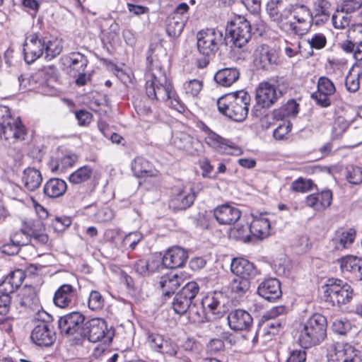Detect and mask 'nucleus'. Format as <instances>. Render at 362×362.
I'll return each mask as SVG.
<instances>
[{"mask_svg": "<svg viewBox=\"0 0 362 362\" xmlns=\"http://www.w3.org/2000/svg\"><path fill=\"white\" fill-rule=\"evenodd\" d=\"M230 269L236 277H245L247 279L257 274L254 264L244 258H234L230 264Z\"/></svg>", "mask_w": 362, "mask_h": 362, "instance_id": "30", "label": "nucleus"}, {"mask_svg": "<svg viewBox=\"0 0 362 362\" xmlns=\"http://www.w3.org/2000/svg\"><path fill=\"white\" fill-rule=\"evenodd\" d=\"M62 40L58 38H52L48 40L45 39L44 52L45 58L47 60L55 58L62 52Z\"/></svg>", "mask_w": 362, "mask_h": 362, "instance_id": "43", "label": "nucleus"}, {"mask_svg": "<svg viewBox=\"0 0 362 362\" xmlns=\"http://www.w3.org/2000/svg\"><path fill=\"white\" fill-rule=\"evenodd\" d=\"M299 111V105L294 100H289L286 104L275 109L272 115L276 120H283L288 117H295Z\"/></svg>", "mask_w": 362, "mask_h": 362, "instance_id": "37", "label": "nucleus"}, {"mask_svg": "<svg viewBox=\"0 0 362 362\" xmlns=\"http://www.w3.org/2000/svg\"><path fill=\"white\" fill-rule=\"evenodd\" d=\"M286 308L285 306H276L267 311L263 315L262 319H286Z\"/></svg>", "mask_w": 362, "mask_h": 362, "instance_id": "59", "label": "nucleus"}, {"mask_svg": "<svg viewBox=\"0 0 362 362\" xmlns=\"http://www.w3.org/2000/svg\"><path fill=\"white\" fill-rule=\"evenodd\" d=\"M292 124L290 122H284L279 124L273 132V136L276 140H284L286 138L288 134L291 132Z\"/></svg>", "mask_w": 362, "mask_h": 362, "instance_id": "60", "label": "nucleus"}, {"mask_svg": "<svg viewBox=\"0 0 362 362\" xmlns=\"http://www.w3.org/2000/svg\"><path fill=\"white\" fill-rule=\"evenodd\" d=\"M194 199L195 193L192 188L185 187L171 199L170 205L175 210H185L194 203Z\"/></svg>", "mask_w": 362, "mask_h": 362, "instance_id": "26", "label": "nucleus"}, {"mask_svg": "<svg viewBox=\"0 0 362 362\" xmlns=\"http://www.w3.org/2000/svg\"><path fill=\"white\" fill-rule=\"evenodd\" d=\"M231 233L237 240H242L245 243L249 242L250 240V233L249 226H243L235 228L231 230Z\"/></svg>", "mask_w": 362, "mask_h": 362, "instance_id": "62", "label": "nucleus"}, {"mask_svg": "<svg viewBox=\"0 0 362 362\" xmlns=\"http://www.w3.org/2000/svg\"><path fill=\"white\" fill-rule=\"evenodd\" d=\"M328 362H362V358L356 349L349 344H331L327 348Z\"/></svg>", "mask_w": 362, "mask_h": 362, "instance_id": "11", "label": "nucleus"}, {"mask_svg": "<svg viewBox=\"0 0 362 362\" xmlns=\"http://www.w3.org/2000/svg\"><path fill=\"white\" fill-rule=\"evenodd\" d=\"M115 335L114 329L107 327V322L101 318L87 321L81 330V337H87L91 342L103 341L109 344Z\"/></svg>", "mask_w": 362, "mask_h": 362, "instance_id": "7", "label": "nucleus"}, {"mask_svg": "<svg viewBox=\"0 0 362 362\" xmlns=\"http://www.w3.org/2000/svg\"><path fill=\"white\" fill-rule=\"evenodd\" d=\"M204 141L209 146L220 153L233 155L237 154L240 151L231 141L219 136L214 132L209 133V136H205Z\"/></svg>", "mask_w": 362, "mask_h": 362, "instance_id": "18", "label": "nucleus"}, {"mask_svg": "<svg viewBox=\"0 0 362 362\" xmlns=\"http://www.w3.org/2000/svg\"><path fill=\"white\" fill-rule=\"evenodd\" d=\"M250 95L240 90L225 94L217 100V107L220 113L235 121L243 122L248 114Z\"/></svg>", "mask_w": 362, "mask_h": 362, "instance_id": "2", "label": "nucleus"}, {"mask_svg": "<svg viewBox=\"0 0 362 362\" xmlns=\"http://www.w3.org/2000/svg\"><path fill=\"white\" fill-rule=\"evenodd\" d=\"M105 305V298L98 291H91L88 300V307L91 310H101Z\"/></svg>", "mask_w": 362, "mask_h": 362, "instance_id": "49", "label": "nucleus"}, {"mask_svg": "<svg viewBox=\"0 0 362 362\" xmlns=\"http://www.w3.org/2000/svg\"><path fill=\"white\" fill-rule=\"evenodd\" d=\"M223 42V33L218 29L207 28L197 33V49L206 57L204 64L202 67L206 66L209 63V58L216 54Z\"/></svg>", "mask_w": 362, "mask_h": 362, "instance_id": "5", "label": "nucleus"}, {"mask_svg": "<svg viewBox=\"0 0 362 362\" xmlns=\"http://www.w3.org/2000/svg\"><path fill=\"white\" fill-rule=\"evenodd\" d=\"M330 3L327 0H316L314 2L313 20L315 19V23L320 24L329 20L330 16Z\"/></svg>", "mask_w": 362, "mask_h": 362, "instance_id": "36", "label": "nucleus"}, {"mask_svg": "<svg viewBox=\"0 0 362 362\" xmlns=\"http://www.w3.org/2000/svg\"><path fill=\"white\" fill-rule=\"evenodd\" d=\"M146 343L151 350L156 352L160 351V348L166 339L158 333L153 332L149 330L146 332Z\"/></svg>", "mask_w": 362, "mask_h": 362, "instance_id": "47", "label": "nucleus"}, {"mask_svg": "<svg viewBox=\"0 0 362 362\" xmlns=\"http://www.w3.org/2000/svg\"><path fill=\"white\" fill-rule=\"evenodd\" d=\"M67 185L64 180L59 178H51L44 185L43 192L49 198L62 196L66 191Z\"/></svg>", "mask_w": 362, "mask_h": 362, "instance_id": "33", "label": "nucleus"}, {"mask_svg": "<svg viewBox=\"0 0 362 362\" xmlns=\"http://www.w3.org/2000/svg\"><path fill=\"white\" fill-rule=\"evenodd\" d=\"M199 291V286L195 281L185 284L173 298V308L180 315L186 314L193 300Z\"/></svg>", "mask_w": 362, "mask_h": 362, "instance_id": "10", "label": "nucleus"}, {"mask_svg": "<svg viewBox=\"0 0 362 362\" xmlns=\"http://www.w3.org/2000/svg\"><path fill=\"white\" fill-rule=\"evenodd\" d=\"M85 317L79 312H73L63 317L58 321L59 329L62 334L73 336L79 334L81 336V330Z\"/></svg>", "mask_w": 362, "mask_h": 362, "instance_id": "14", "label": "nucleus"}, {"mask_svg": "<svg viewBox=\"0 0 362 362\" xmlns=\"http://www.w3.org/2000/svg\"><path fill=\"white\" fill-rule=\"evenodd\" d=\"M332 330L339 334H345L351 328L350 323L346 320L334 319L332 325Z\"/></svg>", "mask_w": 362, "mask_h": 362, "instance_id": "63", "label": "nucleus"}, {"mask_svg": "<svg viewBox=\"0 0 362 362\" xmlns=\"http://www.w3.org/2000/svg\"><path fill=\"white\" fill-rule=\"evenodd\" d=\"M281 95L274 85L264 81L261 82L256 90V101L258 105L264 108L270 107Z\"/></svg>", "mask_w": 362, "mask_h": 362, "instance_id": "16", "label": "nucleus"}, {"mask_svg": "<svg viewBox=\"0 0 362 362\" xmlns=\"http://www.w3.org/2000/svg\"><path fill=\"white\" fill-rule=\"evenodd\" d=\"M178 346L170 339H166L158 353L164 356H174L177 354Z\"/></svg>", "mask_w": 362, "mask_h": 362, "instance_id": "61", "label": "nucleus"}, {"mask_svg": "<svg viewBox=\"0 0 362 362\" xmlns=\"http://www.w3.org/2000/svg\"><path fill=\"white\" fill-rule=\"evenodd\" d=\"M354 40L356 42V47L354 52V57L357 61L362 60V25H357L354 30Z\"/></svg>", "mask_w": 362, "mask_h": 362, "instance_id": "56", "label": "nucleus"}, {"mask_svg": "<svg viewBox=\"0 0 362 362\" xmlns=\"http://www.w3.org/2000/svg\"><path fill=\"white\" fill-rule=\"evenodd\" d=\"M311 49H321L327 44V38L322 33H315L307 40Z\"/></svg>", "mask_w": 362, "mask_h": 362, "instance_id": "58", "label": "nucleus"}, {"mask_svg": "<svg viewBox=\"0 0 362 362\" xmlns=\"http://www.w3.org/2000/svg\"><path fill=\"white\" fill-rule=\"evenodd\" d=\"M173 144L175 147L179 149H183L189 153H192V148L199 145L197 139L192 137L190 135L185 133L176 134L173 137Z\"/></svg>", "mask_w": 362, "mask_h": 362, "instance_id": "41", "label": "nucleus"}, {"mask_svg": "<svg viewBox=\"0 0 362 362\" xmlns=\"http://www.w3.org/2000/svg\"><path fill=\"white\" fill-rule=\"evenodd\" d=\"M11 242L16 247L27 245L30 243L29 234L25 226L11 235Z\"/></svg>", "mask_w": 362, "mask_h": 362, "instance_id": "50", "label": "nucleus"}, {"mask_svg": "<svg viewBox=\"0 0 362 362\" xmlns=\"http://www.w3.org/2000/svg\"><path fill=\"white\" fill-rule=\"evenodd\" d=\"M202 81L197 79H192L183 84V89L185 94L189 97L197 96L202 89Z\"/></svg>", "mask_w": 362, "mask_h": 362, "instance_id": "54", "label": "nucleus"}, {"mask_svg": "<svg viewBox=\"0 0 362 362\" xmlns=\"http://www.w3.org/2000/svg\"><path fill=\"white\" fill-rule=\"evenodd\" d=\"M239 76L240 73L236 68H224L216 73L214 80L220 86L228 87L233 84Z\"/></svg>", "mask_w": 362, "mask_h": 362, "instance_id": "34", "label": "nucleus"}, {"mask_svg": "<svg viewBox=\"0 0 362 362\" xmlns=\"http://www.w3.org/2000/svg\"><path fill=\"white\" fill-rule=\"evenodd\" d=\"M181 277L174 272H170L163 276L160 280V286L163 293L165 296H170L180 286Z\"/></svg>", "mask_w": 362, "mask_h": 362, "instance_id": "35", "label": "nucleus"}, {"mask_svg": "<svg viewBox=\"0 0 362 362\" xmlns=\"http://www.w3.org/2000/svg\"><path fill=\"white\" fill-rule=\"evenodd\" d=\"M313 182L310 179L299 177L291 183V189L295 192L305 193L313 188Z\"/></svg>", "mask_w": 362, "mask_h": 362, "instance_id": "51", "label": "nucleus"}, {"mask_svg": "<svg viewBox=\"0 0 362 362\" xmlns=\"http://www.w3.org/2000/svg\"><path fill=\"white\" fill-rule=\"evenodd\" d=\"M253 219L249 226L250 233L254 237L263 239L270 234V222L265 215L252 216Z\"/></svg>", "mask_w": 362, "mask_h": 362, "instance_id": "28", "label": "nucleus"}, {"mask_svg": "<svg viewBox=\"0 0 362 362\" xmlns=\"http://www.w3.org/2000/svg\"><path fill=\"white\" fill-rule=\"evenodd\" d=\"M332 201V192L329 189L322 190L320 193L312 194L306 197V205L316 211H322L329 207Z\"/></svg>", "mask_w": 362, "mask_h": 362, "instance_id": "27", "label": "nucleus"}, {"mask_svg": "<svg viewBox=\"0 0 362 362\" xmlns=\"http://www.w3.org/2000/svg\"><path fill=\"white\" fill-rule=\"evenodd\" d=\"M45 38L37 33H31L25 37L23 46L25 62L31 64L44 53Z\"/></svg>", "mask_w": 362, "mask_h": 362, "instance_id": "13", "label": "nucleus"}, {"mask_svg": "<svg viewBox=\"0 0 362 362\" xmlns=\"http://www.w3.org/2000/svg\"><path fill=\"white\" fill-rule=\"evenodd\" d=\"M20 305L25 308L34 310L39 306V298L34 288L26 286L21 291Z\"/></svg>", "mask_w": 362, "mask_h": 362, "instance_id": "39", "label": "nucleus"}, {"mask_svg": "<svg viewBox=\"0 0 362 362\" xmlns=\"http://www.w3.org/2000/svg\"><path fill=\"white\" fill-rule=\"evenodd\" d=\"M13 285L16 289H18L23 284L25 275L23 270L16 269L11 272L6 276Z\"/></svg>", "mask_w": 362, "mask_h": 362, "instance_id": "64", "label": "nucleus"}, {"mask_svg": "<svg viewBox=\"0 0 362 362\" xmlns=\"http://www.w3.org/2000/svg\"><path fill=\"white\" fill-rule=\"evenodd\" d=\"M92 173V168L84 165L70 175L69 181L73 184H81L88 180Z\"/></svg>", "mask_w": 362, "mask_h": 362, "instance_id": "46", "label": "nucleus"}, {"mask_svg": "<svg viewBox=\"0 0 362 362\" xmlns=\"http://www.w3.org/2000/svg\"><path fill=\"white\" fill-rule=\"evenodd\" d=\"M188 258V253L184 249L178 246L168 249L163 259V265L167 268L176 269L185 265Z\"/></svg>", "mask_w": 362, "mask_h": 362, "instance_id": "20", "label": "nucleus"}, {"mask_svg": "<svg viewBox=\"0 0 362 362\" xmlns=\"http://www.w3.org/2000/svg\"><path fill=\"white\" fill-rule=\"evenodd\" d=\"M26 130L19 117H13L6 106H0V136L9 144L25 139Z\"/></svg>", "mask_w": 362, "mask_h": 362, "instance_id": "4", "label": "nucleus"}, {"mask_svg": "<svg viewBox=\"0 0 362 362\" xmlns=\"http://www.w3.org/2000/svg\"><path fill=\"white\" fill-rule=\"evenodd\" d=\"M22 182L25 189L33 192L41 185L42 175L39 170L29 167L23 172Z\"/></svg>", "mask_w": 362, "mask_h": 362, "instance_id": "31", "label": "nucleus"}, {"mask_svg": "<svg viewBox=\"0 0 362 362\" xmlns=\"http://www.w3.org/2000/svg\"><path fill=\"white\" fill-rule=\"evenodd\" d=\"M262 322L265 329H268L270 334H275L286 325V319H262Z\"/></svg>", "mask_w": 362, "mask_h": 362, "instance_id": "53", "label": "nucleus"}, {"mask_svg": "<svg viewBox=\"0 0 362 362\" xmlns=\"http://www.w3.org/2000/svg\"><path fill=\"white\" fill-rule=\"evenodd\" d=\"M250 281L245 277H235L230 283V289L232 293L240 297L245 294L250 288Z\"/></svg>", "mask_w": 362, "mask_h": 362, "instance_id": "44", "label": "nucleus"}, {"mask_svg": "<svg viewBox=\"0 0 362 362\" xmlns=\"http://www.w3.org/2000/svg\"><path fill=\"white\" fill-rule=\"evenodd\" d=\"M332 23L335 28L343 29L348 27L351 22V16L344 11H337L332 16Z\"/></svg>", "mask_w": 362, "mask_h": 362, "instance_id": "48", "label": "nucleus"}, {"mask_svg": "<svg viewBox=\"0 0 362 362\" xmlns=\"http://www.w3.org/2000/svg\"><path fill=\"white\" fill-rule=\"evenodd\" d=\"M356 232L353 228L341 233L339 238H336V247L337 249L346 248L348 245L353 243L355 239Z\"/></svg>", "mask_w": 362, "mask_h": 362, "instance_id": "52", "label": "nucleus"}, {"mask_svg": "<svg viewBox=\"0 0 362 362\" xmlns=\"http://www.w3.org/2000/svg\"><path fill=\"white\" fill-rule=\"evenodd\" d=\"M292 14L295 22H292L290 33L299 36L305 35L313 20L311 11L304 5H296L292 6Z\"/></svg>", "mask_w": 362, "mask_h": 362, "instance_id": "12", "label": "nucleus"}, {"mask_svg": "<svg viewBox=\"0 0 362 362\" xmlns=\"http://www.w3.org/2000/svg\"><path fill=\"white\" fill-rule=\"evenodd\" d=\"M256 62L264 69H268L277 64L278 54L274 48L262 45L256 50Z\"/></svg>", "mask_w": 362, "mask_h": 362, "instance_id": "25", "label": "nucleus"}, {"mask_svg": "<svg viewBox=\"0 0 362 362\" xmlns=\"http://www.w3.org/2000/svg\"><path fill=\"white\" fill-rule=\"evenodd\" d=\"M335 91L336 88L333 82L327 77L321 76L317 81V90L312 94L311 97L318 105L327 107L332 103L330 97Z\"/></svg>", "mask_w": 362, "mask_h": 362, "instance_id": "15", "label": "nucleus"}, {"mask_svg": "<svg viewBox=\"0 0 362 362\" xmlns=\"http://www.w3.org/2000/svg\"><path fill=\"white\" fill-rule=\"evenodd\" d=\"M37 315L42 320L32 330L30 339L34 344L39 346H50L56 340L54 327L49 322V320H52V316L45 311H39Z\"/></svg>", "mask_w": 362, "mask_h": 362, "instance_id": "8", "label": "nucleus"}, {"mask_svg": "<svg viewBox=\"0 0 362 362\" xmlns=\"http://www.w3.org/2000/svg\"><path fill=\"white\" fill-rule=\"evenodd\" d=\"M185 18L169 15L166 20V32L171 37H177L183 30Z\"/></svg>", "mask_w": 362, "mask_h": 362, "instance_id": "40", "label": "nucleus"}, {"mask_svg": "<svg viewBox=\"0 0 362 362\" xmlns=\"http://www.w3.org/2000/svg\"><path fill=\"white\" fill-rule=\"evenodd\" d=\"M186 314L188 315L189 319L195 323L204 322V320L206 319V316L208 315L205 308L201 303L199 305H197L195 303L193 302L190 305V308Z\"/></svg>", "mask_w": 362, "mask_h": 362, "instance_id": "45", "label": "nucleus"}, {"mask_svg": "<svg viewBox=\"0 0 362 362\" xmlns=\"http://www.w3.org/2000/svg\"><path fill=\"white\" fill-rule=\"evenodd\" d=\"M214 216L221 225H231L240 219L241 211L233 205L224 204L214 209Z\"/></svg>", "mask_w": 362, "mask_h": 362, "instance_id": "17", "label": "nucleus"}, {"mask_svg": "<svg viewBox=\"0 0 362 362\" xmlns=\"http://www.w3.org/2000/svg\"><path fill=\"white\" fill-rule=\"evenodd\" d=\"M226 32L233 45L238 48H244L252 36L250 22L241 16H235L228 22Z\"/></svg>", "mask_w": 362, "mask_h": 362, "instance_id": "6", "label": "nucleus"}, {"mask_svg": "<svg viewBox=\"0 0 362 362\" xmlns=\"http://www.w3.org/2000/svg\"><path fill=\"white\" fill-rule=\"evenodd\" d=\"M292 15V6L281 8V11L276 13L271 18L274 21L278 27L284 32L290 33L292 26V21H289Z\"/></svg>", "mask_w": 362, "mask_h": 362, "instance_id": "38", "label": "nucleus"}, {"mask_svg": "<svg viewBox=\"0 0 362 362\" xmlns=\"http://www.w3.org/2000/svg\"><path fill=\"white\" fill-rule=\"evenodd\" d=\"M325 287V300L333 305L346 304L353 298V289L351 286L341 279H329Z\"/></svg>", "mask_w": 362, "mask_h": 362, "instance_id": "9", "label": "nucleus"}, {"mask_svg": "<svg viewBox=\"0 0 362 362\" xmlns=\"http://www.w3.org/2000/svg\"><path fill=\"white\" fill-rule=\"evenodd\" d=\"M76 296V289L71 284H64L55 291L53 301L56 306L64 308L72 303Z\"/></svg>", "mask_w": 362, "mask_h": 362, "instance_id": "24", "label": "nucleus"}, {"mask_svg": "<svg viewBox=\"0 0 362 362\" xmlns=\"http://www.w3.org/2000/svg\"><path fill=\"white\" fill-rule=\"evenodd\" d=\"M148 72L146 74V93L151 100L167 103L172 108L182 112L184 105L180 100L170 81L158 62H150Z\"/></svg>", "mask_w": 362, "mask_h": 362, "instance_id": "1", "label": "nucleus"}, {"mask_svg": "<svg viewBox=\"0 0 362 362\" xmlns=\"http://www.w3.org/2000/svg\"><path fill=\"white\" fill-rule=\"evenodd\" d=\"M257 293L268 301H275L282 295L281 283L276 278L267 279L259 284Z\"/></svg>", "mask_w": 362, "mask_h": 362, "instance_id": "19", "label": "nucleus"}, {"mask_svg": "<svg viewBox=\"0 0 362 362\" xmlns=\"http://www.w3.org/2000/svg\"><path fill=\"white\" fill-rule=\"evenodd\" d=\"M326 333L327 320L325 317L315 313L303 325L298 341L301 347L308 349L320 344L325 339Z\"/></svg>", "mask_w": 362, "mask_h": 362, "instance_id": "3", "label": "nucleus"}, {"mask_svg": "<svg viewBox=\"0 0 362 362\" xmlns=\"http://www.w3.org/2000/svg\"><path fill=\"white\" fill-rule=\"evenodd\" d=\"M349 126V122L343 117H337L333 124L332 136L334 139H339Z\"/></svg>", "mask_w": 362, "mask_h": 362, "instance_id": "55", "label": "nucleus"}, {"mask_svg": "<svg viewBox=\"0 0 362 362\" xmlns=\"http://www.w3.org/2000/svg\"><path fill=\"white\" fill-rule=\"evenodd\" d=\"M338 262L343 274H349L356 280H362V259L353 255H346L339 259Z\"/></svg>", "mask_w": 362, "mask_h": 362, "instance_id": "21", "label": "nucleus"}, {"mask_svg": "<svg viewBox=\"0 0 362 362\" xmlns=\"http://www.w3.org/2000/svg\"><path fill=\"white\" fill-rule=\"evenodd\" d=\"M132 170L134 176L139 178H157L160 174L151 163L141 156H137L133 160Z\"/></svg>", "mask_w": 362, "mask_h": 362, "instance_id": "22", "label": "nucleus"}, {"mask_svg": "<svg viewBox=\"0 0 362 362\" xmlns=\"http://www.w3.org/2000/svg\"><path fill=\"white\" fill-rule=\"evenodd\" d=\"M346 179L349 182L354 185L362 182V168L357 166L348 167Z\"/></svg>", "mask_w": 362, "mask_h": 362, "instance_id": "57", "label": "nucleus"}, {"mask_svg": "<svg viewBox=\"0 0 362 362\" xmlns=\"http://www.w3.org/2000/svg\"><path fill=\"white\" fill-rule=\"evenodd\" d=\"M223 295L221 292H214L207 294L202 299L201 304L205 308L207 314L220 315L223 305Z\"/></svg>", "mask_w": 362, "mask_h": 362, "instance_id": "29", "label": "nucleus"}, {"mask_svg": "<svg viewBox=\"0 0 362 362\" xmlns=\"http://www.w3.org/2000/svg\"><path fill=\"white\" fill-rule=\"evenodd\" d=\"M25 227L30 238H33L36 242L45 245L49 240L48 235L45 233V227L40 220L25 223Z\"/></svg>", "mask_w": 362, "mask_h": 362, "instance_id": "32", "label": "nucleus"}, {"mask_svg": "<svg viewBox=\"0 0 362 362\" xmlns=\"http://www.w3.org/2000/svg\"><path fill=\"white\" fill-rule=\"evenodd\" d=\"M228 322L230 327L233 330H246L252 325V317L248 312L236 309L229 313Z\"/></svg>", "mask_w": 362, "mask_h": 362, "instance_id": "23", "label": "nucleus"}, {"mask_svg": "<svg viewBox=\"0 0 362 362\" xmlns=\"http://www.w3.org/2000/svg\"><path fill=\"white\" fill-rule=\"evenodd\" d=\"M88 61L86 57L80 52H73L69 56V73L76 76L77 73L85 71Z\"/></svg>", "mask_w": 362, "mask_h": 362, "instance_id": "42", "label": "nucleus"}]
</instances>
